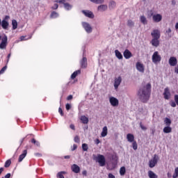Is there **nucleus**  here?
Instances as JSON below:
<instances>
[{"label": "nucleus", "mask_w": 178, "mask_h": 178, "mask_svg": "<svg viewBox=\"0 0 178 178\" xmlns=\"http://www.w3.org/2000/svg\"><path fill=\"white\" fill-rule=\"evenodd\" d=\"M151 83H148L139 89L138 92V97L142 102L145 103L149 99V95H151Z\"/></svg>", "instance_id": "obj_1"}, {"label": "nucleus", "mask_w": 178, "mask_h": 178, "mask_svg": "<svg viewBox=\"0 0 178 178\" xmlns=\"http://www.w3.org/2000/svg\"><path fill=\"white\" fill-rule=\"evenodd\" d=\"M96 162H98L99 166H105L106 165V160L105 156L102 154H97V156L95 158Z\"/></svg>", "instance_id": "obj_2"}, {"label": "nucleus", "mask_w": 178, "mask_h": 178, "mask_svg": "<svg viewBox=\"0 0 178 178\" xmlns=\"http://www.w3.org/2000/svg\"><path fill=\"white\" fill-rule=\"evenodd\" d=\"M1 40V42L0 43V49H6V45H8V36L6 35H3L2 37L0 35V41Z\"/></svg>", "instance_id": "obj_3"}, {"label": "nucleus", "mask_w": 178, "mask_h": 178, "mask_svg": "<svg viewBox=\"0 0 178 178\" xmlns=\"http://www.w3.org/2000/svg\"><path fill=\"white\" fill-rule=\"evenodd\" d=\"M152 60L153 63H159V62L162 60V57L161 56V55H159V53L158 51H154L152 56Z\"/></svg>", "instance_id": "obj_4"}, {"label": "nucleus", "mask_w": 178, "mask_h": 178, "mask_svg": "<svg viewBox=\"0 0 178 178\" xmlns=\"http://www.w3.org/2000/svg\"><path fill=\"white\" fill-rule=\"evenodd\" d=\"M81 24L85 31H86L88 34H90V33H92V26H91V24H90V23L83 22Z\"/></svg>", "instance_id": "obj_5"}, {"label": "nucleus", "mask_w": 178, "mask_h": 178, "mask_svg": "<svg viewBox=\"0 0 178 178\" xmlns=\"http://www.w3.org/2000/svg\"><path fill=\"white\" fill-rule=\"evenodd\" d=\"M158 159H159V156L157 154H154L153 159L149 161V166L150 168H155L156 165L158 163Z\"/></svg>", "instance_id": "obj_6"}, {"label": "nucleus", "mask_w": 178, "mask_h": 178, "mask_svg": "<svg viewBox=\"0 0 178 178\" xmlns=\"http://www.w3.org/2000/svg\"><path fill=\"white\" fill-rule=\"evenodd\" d=\"M81 13L86 16V17H88L89 19H94L95 15H94V13L89 10H83Z\"/></svg>", "instance_id": "obj_7"}, {"label": "nucleus", "mask_w": 178, "mask_h": 178, "mask_svg": "<svg viewBox=\"0 0 178 178\" xmlns=\"http://www.w3.org/2000/svg\"><path fill=\"white\" fill-rule=\"evenodd\" d=\"M151 35L153 39H159L161 38V31H159L158 29H154L151 33Z\"/></svg>", "instance_id": "obj_8"}, {"label": "nucleus", "mask_w": 178, "mask_h": 178, "mask_svg": "<svg viewBox=\"0 0 178 178\" xmlns=\"http://www.w3.org/2000/svg\"><path fill=\"white\" fill-rule=\"evenodd\" d=\"M110 104L112 106H119V100L113 97L109 98Z\"/></svg>", "instance_id": "obj_9"}, {"label": "nucleus", "mask_w": 178, "mask_h": 178, "mask_svg": "<svg viewBox=\"0 0 178 178\" xmlns=\"http://www.w3.org/2000/svg\"><path fill=\"white\" fill-rule=\"evenodd\" d=\"M120 83H122V76H118L115 79L114 82V88L115 90H118L119 88V86H120Z\"/></svg>", "instance_id": "obj_10"}, {"label": "nucleus", "mask_w": 178, "mask_h": 178, "mask_svg": "<svg viewBox=\"0 0 178 178\" xmlns=\"http://www.w3.org/2000/svg\"><path fill=\"white\" fill-rule=\"evenodd\" d=\"M152 19L155 23H159V22H162V15L161 14L154 15Z\"/></svg>", "instance_id": "obj_11"}, {"label": "nucleus", "mask_w": 178, "mask_h": 178, "mask_svg": "<svg viewBox=\"0 0 178 178\" xmlns=\"http://www.w3.org/2000/svg\"><path fill=\"white\" fill-rule=\"evenodd\" d=\"M136 69L138 72H140V73H144V65L142 64L140 62L136 63Z\"/></svg>", "instance_id": "obj_12"}, {"label": "nucleus", "mask_w": 178, "mask_h": 178, "mask_svg": "<svg viewBox=\"0 0 178 178\" xmlns=\"http://www.w3.org/2000/svg\"><path fill=\"white\" fill-rule=\"evenodd\" d=\"M124 57L125 59H130L133 56V54L129 49H125L123 53Z\"/></svg>", "instance_id": "obj_13"}, {"label": "nucleus", "mask_w": 178, "mask_h": 178, "mask_svg": "<svg viewBox=\"0 0 178 178\" xmlns=\"http://www.w3.org/2000/svg\"><path fill=\"white\" fill-rule=\"evenodd\" d=\"M97 10L99 12H105V11L108 10V5L102 4L99 6H97Z\"/></svg>", "instance_id": "obj_14"}, {"label": "nucleus", "mask_w": 178, "mask_h": 178, "mask_svg": "<svg viewBox=\"0 0 178 178\" xmlns=\"http://www.w3.org/2000/svg\"><path fill=\"white\" fill-rule=\"evenodd\" d=\"M1 26L3 30H8L9 29V22L5 19L1 21Z\"/></svg>", "instance_id": "obj_15"}, {"label": "nucleus", "mask_w": 178, "mask_h": 178, "mask_svg": "<svg viewBox=\"0 0 178 178\" xmlns=\"http://www.w3.org/2000/svg\"><path fill=\"white\" fill-rule=\"evenodd\" d=\"M169 64L170 66H176V65H177V59L176 57H170L169 59Z\"/></svg>", "instance_id": "obj_16"}, {"label": "nucleus", "mask_w": 178, "mask_h": 178, "mask_svg": "<svg viewBox=\"0 0 178 178\" xmlns=\"http://www.w3.org/2000/svg\"><path fill=\"white\" fill-rule=\"evenodd\" d=\"M163 96L165 99H169L170 97V91L169 90V88H165L164 89Z\"/></svg>", "instance_id": "obj_17"}, {"label": "nucleus", "mask_w": 178, "mask_h": 178, "mask_svg": "<svg viewBox=\"0 0 178 178\" xmlns=\"http://www.w3.org/2000/svg\"><path fill=\"white\" fill-rule=\"evenodd\" d=\"M71 169L74 173H80V167L76 164H73L71 166Z\"/></svg>", "instance_id": "obj_18"}, {"label": "nucleus", "mask_w": 178, "mask_h": 178, "mask_svg": "<svg viewBox=\"0 0 178 178\" xmlns=\"http://www.w3.org/2000/svg\"><path fill=\"white\" fill-rule=\"evenodd\" d=\"M115 8H116V1L113 0L110 1L108 3V9H110V10H112Z\"/></svg>", "instance_id": "obj_19"}, {"label": "nucleus", "mask_w": 178, "mask_h": 178, "mask_svg": "<svg viewBox=\"0 0 178 178\" xmlns=\"http://www.w3.org/2000/svg\"><path fill=\"white\" fill-rule=\"evenodd\" d=\"M81 67L82 69H86V67H87V58L83 57L81 60Z\"/></svg>", "instance_id": "obj_20"}, {"label": "nucleus", "mask_w": 178, "mask_h": 178, "mask_svg": "<svg viewBox=\"0 0 178 178\" xmlns=\"http://www.w3.org/2000/svg\"><path fill=\"white\" fill-rule=\"evenodd\" d=\"M151 44L153 47L157 48V47H159V39H152Z\"/></svg>", "instance_id": "obj_21"}, {"label": "nucleus", "mask_w": 178, "mask_h": 178, "mask_svg": "<svg viewBox=\"0 0 178 178\" xmlns=\"http://www.w3.org/2000/svg\"><path fill=\"white\" fill-rule=\"evenodd\" d=\"M127 140L129 143H134V135L131 134H128L127 135Z\"/></svg>", "instance_id": "obj_22"}, {"label": "nucleus", "mask_w": 178, "mask_h": 178, "mask_svg": "<svg viewBox=\"0 0 178 178\" xmlns=\"http://www.w3.org/2000/svg\"><path fill=\"white\" fill-rule=\"evenodd\" d=\"M26 155H27V150H24L23 153L19 155L18 162H22V161H23L24 158H26Z\"/></svg>", "instance_id": "obj_23"}, {"label": "nucleus", "mask_w": 178, "mask_h": 178, "mask_svg": "<svg viewBox=\"0 0 178 178\" xmlns=\"http://www.w3.org/2000/svg\"><path fill=\"white\" fill-rule=\"evenodd\" d=\"M163 131L165 134H169V133H172V127L170 126H166L163 128Z\"/></svg>", "instance_id": "obj_24"}, {"label": "nucleus", "mask_w": 178, "mask_h": 178, "mask_svg": "<svg viewBox=\"0 0 178 178\" xmlns=\"http://www.w3.org/2000/svg\"><path fill=\"white\" fill-rule=\"evenodd\" d=\"M140 22L143 24H148V20L147 19V17H145L144 15H141L140 17Z\"/></svg>", "instance_id": "obj_25"}, {"label": "nucleus", "mask_w": 178, "mask_h": 178, "mask_svg": "<svg viewBox=\"0 0 178 178\" xmlns=\"http://www.w3.org/2000/svg\"><path fill=\"white\" fill-rule=\"evenodd\" d=\"M80 73H81V70H80L74 72L73 74L71 75V79L72 80H74V79H76V77H77V75L80 74Z\"/></svg>", "instance_id": "obj_26"}, {"label": "nucleus", "mask_w": 178, "mask_h": 178, "mask_svg": "<svg viewBox=\"0 0 178 178\" xmlns=\"http://www.w3.org/2000/svg\"><path fill=\"white\" fill-rule=\"evenodd\" d=\"M92 3H96V5H102L105 3V0H89Z\"/></svg>", "instance_id": "obj_27"}, {"label": "nucleus", "mask_w": 178, "mask_h": 178, "mask_svg": "<svg viewBox=\"0 0 178 178\" xmlns=\"http://www.w3.org/2000/svg\"><path fill=\"white\" fill-rule=\"evenodd\" d=\"M107 135H108V127H104L101 136L102 137H106Z\"/></svg>", "instance_id": "obj_28"}, {"label": "nucleus", "mask_w": 178, "mask_h": 178, "mask_svg": "<svg viewBox=\"0 0 178 178\" xmlns=\"http://www.w3.org/2000/svg\"><path fill=\"white\" fill-rule=\"evenodd\" d=\"M115 54L118 59H123V55L122 54V53H120V51H119V50H115Z\"/></svg>", "instance_id": "obj_29"}, {"label": "nucleus", "mask_w": 178, "mask_h": 178, "mask_svg": "<svg viewBox=\"0 0 178 178\" xmlns=\"http://www.w3.org/2000/svg\"><path fill=\"white\" fill-rule=\"evenodd\" d=\"M81 120L83 124H87L88 123V118L86 117V115H82L81 117Z\"/></svg>", "instance_id": "obj_30"}, {"label": "nucleus", "mask_w": 178, "mask_h": 178, "mask_svg": "<svg viewBox=\"0 0 178 178\" xmlns=\"http://www.w3.org/2000/svg\"><path fill=\"white\" fill-rule=\"evenodd\" d=\"M64 8L66 10H70L72 8H73V6L69 3H64Z\"/></svg>", "instance_id": "obj_31"}, {"label": "nucleus", "mask_w": 178, "mask_h": 178, "mask_svg": "<svg viewBox=\"0 0 178 178\" xmlns=\"http://www.w3.org/2000/svg\"><path fill=\"white\" fill-rule=\"evenodd\" d=\"M148 176H149V178H158V175H156V174H155L152 171H149L148 172Z\"/></svg>", "instance_id": "obj_32"}, {"label": "nucleus", "mask_w": 178, "mask_h": 178, "mask_svg": "<svg viewBox=\"0 0 178 178\" xmlns=\"http://www.w3.org/2000/svg\"><path fill=\"white\" fill-rule=\"evenodd\" d=\"M164 123L165 126H170V124H172V120L168 118H165L164 120Z\"/></svg>", "instance_id": "obj_33"}, {"label": "nucleus", "mask_w": 178, "mask_h": 178, "mask_svg": "<svg viewBox=\"0 0 178 178\" xmlns=\"http://www.w3.org/2000/svg\"><path fill=\"white\" fill-rule=\"evenodd\" d=\"M120 176H124V175H126V168L125 167L120 168Z\"/></svg>", "instance_id": "obj_34"}, {"label": "nucleus", "mask_w": 178, "mask_h": 178, "mask_svg": "<svg viewBox=\"0 0 178 178\" xmlns=\"http://www.w3.org/2000/svg\"><path fill=\"white\" fill-rule=\"evenodd\" d=\"M12 26L13 30H16V29H17V21H16V19L12 20Z\"/></svg>", "instance_id": "obj_35"}, {"label": "nucleus", "mask_w": 178, "mask_h": 178, "mask_svg": "<svg viewBox=\"0 0 178 178\" xmlns=\"http://www.w3.org/2000/svg\"><path fill=\"white\" fill-rule=\"evenodd\" d=\"M127 26L130 29H133V27H134V22H133L131 19H129L127 21Z\"/></svg>", "instance_id": "obj_36"}, {"label": "nucleus", "mask_w": 178, "mask_h": 178, "mask_svg": "<svg viewBox=\"0 0 178 178\" xmlns=\"http://www.w3.org/2000/svg\"><path fill=\"white\" fill-rule=\"evenodd\" d=\"M58 16H59V14L55 11H53L51 13L50 17L51 19H56V17H58Z\"/></svg>", "instance_id": "obj_37"}, {"label": "nucleus", "mask_w": 178, "mask_h": 178, "mask_svg": "<svg viewBox=\"0 0 178 178\" xmlns=\"http://www.w3.org/2000/svg\"><path fill=\"white\" fill-rule=\"evenodd\" d=\"M11 163H12V161H10V159L7 160L5 163L4 168H9Z\"/></svg>", "instance_id": "obj_38"}, {"label": "nucleus", "mask_w": 178, "mask_h": 178, "mask_svg": "<svg viewBox=\"0 0 178 178\" xmlns=\"http://www.w3.org/2000/svg\"><path fill=\"white\" fill-rule=\"evenodd\" d=\"M82 149L83 151H88V145L87 143H83L82 144Z\"/></svg>", "instance_id": "obj_39"}, {"label": "nucleus", "mask_w": 178, "mask_h": 178, "mask_svg": "<svg viewBox=\"0 0 178 178\" xmlns=\"http://www.w3.org/2000/svg\"><path fill=\"white\" fill-rule=\"evenodd\" d=\"M32 144H34V145H36V147H40V142L35 140L34 138L31 140Z\"/></svg>", "instance_id": "obj_40"}, {"label": "nucleus", "mask_w": 178, "mask_h": 178, "mask_svg": "<svg viewBox=\"0 0 178 178\" xmlns=\"http://www.w3.org/2000/svg\"><path fill=\"white\" fill-rule=\"evenodd\" d=\"M132 147L133 149L136 151V149H137V148H138V145H137V142L134 141L132 143Z\"/></svg>", "instance_id": "obj_41"}, {"label": "nucleus", "mask_w": 178, "mask_h": 178, "mask_svg": "<svg viewBox=\"0 0 178 178\" xmlns=\"http://www.w3.org/2000/svg\"><path fill=\"white\" fill-rule=\"evenodd\" d=\"M63 174H65L64 171L60 172L58 173V177L59 178H65V177L63 176Z\"/></svg>", "instance_id": "obj_42"}, {"label": "nucleus", "mask_w": 178, "mask_h": 178, "mask_svg": "<svg viewBox=\"0 0 178 178\" xmlns=\"http://www.w3.org/2000/svg\"><path fill=\"white\" fill-rule=\"evenodd\" d=\"M55 2H56V3H63V5H64L66 0H55Z\"/></svg>", "instance_id": "obj_43"}, {"label": "nucleus", "mask_w": 178, "mask_h": 178, "mask_svg": "<svg viewBox=\"0 0 178 178\" xmlns=\"http://www.w3.org/2000/svg\"><path fill=\"white\" fill-rule=\"evenodd\" d=\"M176 103H175V101H171L170 102V105L172 107V108H176Z\"/></svg>", "instance_id": "obj_44"}, {"label": "nucleus", "mask_w": 178, "mask_h": 178, "mask_svg": "<svg viewBox=\"0 0 178 178\" xmlns=\"http://www.w3.org/2000/svg\"><path fill=\"white\" fill-rule=\"evenodd\" d=\"M140 127L142 129V130H147V127L143 125V122H140Z\"/></svg>", "instance_id": "obj_45"}, {"label": "nucleus", "mask_w": 178, "mask_h": 178, "mask_svg": "<svg viewBox=\"0 0 178 178\" xmlns=\"http://www.w3.org/2000/svg\"><path fill=\"white\" fill-rule=\"evenodd\" d=\"M74 140L76 143H80V138L79 137V136H76Z\"/></svg>", "instance_id": "obj_46"}, {"label": "nucleus", "mask_w": 178, "mask_h": 178, "mask_svg": "<svg viewBox=\"0 0 178 178\" xmlns=\"http://www.w3.org/2000/svg\"><path fill=\"white\" fill-rule=\"evenodd\" d=\"M149 17H154V11L150 10L148 14Z\"/></svg>", "instance_id": "obj_47"}, {"label": "nucleus", "mask_w": 178, "mask_h": 178, "mask_svg": "<svg viewBox=\"0 0 178 178\" xmlns=\"http://www.w3.org/2000/svg\"><path fill=\"white\" fill-rule=\"evenodd\" d=\"M65 108L67 111H70L71 108H72V106L70 104H67L65 105Z\"/></svg>", "instance_id": "obj_48"}, {"label": "nucleus", "mask_w": 178, "mask_h": 178, "mask_svg": "<svg viewBox=\"0 0 178 178\" xmlns=\"http://www.w3.org/2000/svg\"><path fill=\"white\" fill-rule=\"evenodd\" d=\"M174 98H175L176 104L178 106V95H175Z\"/></svg>", "instance_id": "obj_49"}, {"label": "nucleus", "mask_w": 178, "mask_h": 178, "mask_svg": "<svg viewBox=\"0 0 178 178\" xmlns=\"http://www.w3.org/2000/svg\"><path fill=\"white\" fill-rule=\"evenodd\" d=\"M7 67L4 66L1 70H0V74H2L5 70H6Z\"/></svg>", "instance_id": "obj_50"}, {"label": "nucleus", "mask_w": 178, "mask_h": 178, "mask_svg": "<svg viewBox=\"0 0 178 178\" xmlns=\"http://www.w3.org/2000/svg\"><path fill=\"white\" fill-rule=\"evenodd\" d=\"M58 8H59V5H58V3H55L51 8L54 10H56L58 9Z\"/></svg>", "instance_id": "obj_51"}, {"label": "nucleus", "mask_w": 178, "mask_h": 178, "mask_svg": "<svg viewBox=\"0 0 178 178\" xmlns=\"http://www.w3.org/2000/svg\"><path fill=\"white\" fill-rule=\"evenodd\" d=\"M58 112H59L60 115H61V116H63V111L62 110V108L60 107L58 108Z\"/></svg>", "instance_id": "obj_52"}, {"label": "nucleus", "mask_w": 178, "mask_h": 178, "mask_svg": "<svg viewBox=\"0 0 178 178\" xmlns=\"http://www.w3.org/2000/svg\"><path fill=\"white\" fill-rule=\"evenodd\" d=\"M70 128L72 129V130H76V127H74V124H71L70 125Z\"/></svg>", "instance_id": "obj_53"}, {"label": "nucleus", "mask_w": 178, "mask_h": 178, "mask_svg": "<svg viewBox=\"0 0 178 178\" xmlns=\"http://www.w3.org/2000/svg\"><path fill=\"white\" fill-rule=\"evenodd\" d=\"M67 101H70V99H73V95H70L67 97Z\"/></svg>", "instance_id": "obj_54"}, {"label": "nucleus", "mask_w": 178, "mask_h": 178, "mask_svg": "<svg viewBox=\"0 0 178 178\" xmlns=\"http://www.w3.org/2000/svg\"><path fill=\"white\" fill-rule=\"evenodd\" d=\"M99 143H101V141L99 140V139H96V140H95V143L97 145H98V144H99Z\"/></svg>", "instance_id": "obj_55"}, {"label": "nucleus", "mask_w": 178, "mask_h": 178, "mask_svg": "<svg viewBox=\"0 0 178 178\" xmlns=\"http://www.w3.org/2000/svg\"><path fill=\"white\" fill-rule=\"evenodd\" d=\"M108 178H115V175H113L112 173H109Z\"/></svg>", "instance_id": "obj_56"}, {"label": "nucleus", "mask_w": 178, "mask_h": 178, "mask_svg": "<svg viewBox=\"0 0 178 178\" xmlns=\"http://www.w3.org/2000/svg\"><path fill=\"white\" fill-rule=\"evenodd\" d=\"M75 149H77V145H73V148L72 149V151H75Z\"/></svg>", "instance_id": "obj_57"}, {"label": "nucleus", "mask_w": 178, "mask_h": 178, "mask_svg": "<svg viewBox=\"0 0 178 178\" xmlns=\"http://www.w3.org/2000/svg\"><path fill=\"white\" fill-rule=\"evenodd\" d=\"M82 175H83V176H87V170H83V171L82 172Z\"/></svg>", "instance_id": "obj_58"}, {"label": "nucleus", "mask_w": 178, "mask_h": 178, "mask_svg": "<svg viewBox=\"0 0 178 178\" xmlns=\"http://www.w3.org/2000/svg\"><path fill=\"white\" fill-rule=\"evenodd\" d=\"M8 19H10V17L9 16V15H6V17H5V18L3 19V20H8Z\"/></svg>", "instance_id": "obj_59"}, {"label": "nucleus", "mask_w": 178, "mask_h": 178, "mask_svg": "<svg viewBox=\"0 0 178 178\" xmlns=\"http://www.w3.org/2000/svg\"><path fill=\"white\" fill-rule=\"evenodd\" d=\"M5 178H10V173H8L7 175H5Z\"/></svg>", "instance_id": "obj_60"}, {"label": "nucleus", "mask_w": 178, "mask_h": 178, "mask_svg": "<svg viewBox=\"0 0 178 178\" xmlns=\"http://www.w3.org/2000/svg\"><path fill=\"white\" fill-rule=\"evenodd\" d=\"M173 178H177L178 177V174H177L176 172L174 173V175H172Z\"/></svg>", "instance_id": "obj_61"}, {"label": "nucleus", "mask_w": 178, "mask_h": 178, "mask_svg": "<svg viewBox=\"0 0 178 178\" xmlns=\"http://www.w3.org/2000/svg\"><path fill=\"white\" fill-rule=\"evenodd\" d=\"M175 72L178 74V65L175 67Z\"/></svg>", "instance_id": "obj_62"}, {"label": "nucleus", "mask_w": 178, "mask_h": 178, "mask_svg": "<svg viewBox=\"0 0 178 178\" xmlns=\"http://www.w3.org/2000/svg\"><path fill=\"white\" fill-rule=\"evenodd\" d=\"M35 156H42V155L40 153H35Z\"/></svg>", "instance_id": "obj_63"}, {"label": "nucleus", "mask_w": 178, "mask_h": 178, "mask_svg": "<svg viewBox=\"0 0 178 178\" xmlns=\"http://www.w3.org/2000/svg\"><path fill=\"white\" fill-rule=\"evenodd\" d=\"M175 173H177V175H178V167L175 168Z\"/></svg>", "instance_id": "obj_64"}]
</instances>
